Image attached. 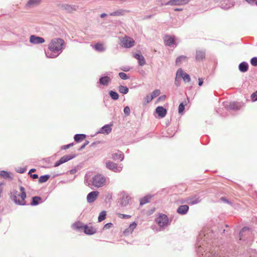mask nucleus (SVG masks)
<instances>
[{"label":"nucleus","mask_w":257,"mask_h":257,"mask_svg":"<svg viewBox=\"0 0 257 257\" xmlns=\"http://www.w3.org/2000/svg\"><path fill=\"white\" fill-rule=\"evenodd\" d=\"M64 41L60 38H54L51 40L48 46V49L45 51L47 58H54L57 57L63 49Z\"/></svg>","instance_id":"1"},{"label":"nucleus","mask_w":257,"mask_h":257,"mask_svg":"<svg viewBox=\"0 0 257 257\" xmlns=\"http://www.w3.org/2000/svg\"><path fill=\"white\" fill-rule=\"evenodd\" d=\"M20 192L16 190H13L10 192V197L11 199L16 204L19 205H25L26 204L25 199L26 194L24 187H20Z\"/></svg>","instance_id":"2"},{"label":"nucleus","mask_w":257,"mask_h":257,"mask_svg":"<svg viewBox=\"0 0 257 257\" xmlns=\"http://www.w3.org/2000/svg\"><path fill=\"white\" fill-rule=\"evenodd\" d=\"M85 183L88 186L92 185L96 188L103 186L106 182V178L102 175L97 174L93 176L90 182H89L86 179H85Z\"/></svg>","instance_id":"3"},{"label":"nucleus","mask_w":257,"mask_h":257,"mask_svg":"<svg viewBox=\"0 0 257 257\" xmlns=\"http://www.w3.org/2000/svg\"><path fill=\"white\" fill-rule=\"evenodd\" d=\"M120 45L122 47L126 48H130L134 46L135 41L133 38L125 36L120 39Z\"/></svg>","instance_id":"4"},{"label":"nucleus","mask_w":257,"mask_h":257,"mask_svg":"<svg viewBox=\"0 0 257 257\" xmlns=\"http://www.w3.org/2000/svg\"><path fill=\"white\" fill-rule=\"evenodd\" d=\"M105 164L106 167L107 169L116 173H119L122 169V166L121 165H118L113 162L107 161L106 162Z\"/></svg>","instance_id":"5"},{"label":"nucleus","mask_w":257,"mask_h":257,"mask_svg":"<svg viewBox=\"0 0 257 257\" xmlns=\"http://www.w3.org/2000/svg\"><path fill=\"white\" fill-rule=\"evenodd\" d=\"M252 234L250 229L248 227H244L239 233V236L240 240H244L248 237H250Z\"/></svg>","instance_id":"6"},{"label":"nucleus","mask_w":257,"mask_h":257,"mask_svg":"<svg viewBox=\"0 0 257 257\" xmlns=\"http://www.w3.org/2000/svg\"><path fill=\"white\" fill-rule=\"evenodd\" d=\"M156 222L160 227L165 226L168 224V217L165 214H161L157 218Z\"/></svg>","instance_id":"7"},{"label":"nucleus","mask_w":257,"mask_h":257,"mask_svg":"<svg viewBox=\"0 0 257 257\" xmlns=\"http://www.w3.org/2000/svg\"><path fill=\"white\" fill-rule=\"evenodd\" d=\"M75 157V155H73V154L64 156L62 157H61L59 161H58L57 162H56L55 163L54 167H58L59 165H60L61 164H63V163L70 160L71 159L74 158Z\"/></svg>","instance_id":"8"},{"label":"nucleus","mask_w":257,"mask_h":257,"mask_svg":"<svg viewBox=\"0 0 257 257\" xmlns=\"http://www.w3.org/2000/svg\"><path fill=\"white\" fill-rule=\"evenodd\" d=\"M99 195L97 191H94L90 192L87 196V201L88 203H91L95 201Z\"/></svg>","instance_id":"9"},{"label":"nucleus","mask_w":257,"mask_h":257,"mask_svg":"<svg viewBox=\"0 0 257 257\" xmlns=\"http://www.w3.org/2000/svg\"><path fill=\"white\" fill-rule=\"evenodd\" d=\"M30 42L34 44H39L45 42V40L42 37L36 36L35 35H32L30 38Z\"/></svg>","instance_id":"10"},{"label":"nucleus","mask_w":257,"mask_h":257,"mask_svg":"<svg viewBox=\"0 0 257 257\" xmlns=\"http://www.w3.org/2000/svg\"><path fill=\"white\" fill-rule=\"evenodd\" d=\"M131 200L130 196L126 194L123 193L122 194L121 199H120V205L121 206H126L129 203V201Z\"/></svg>","instance_id":"11"},{"label":"nucleus","mask_w":257,"mask_h":257,"mask_svg":"<svg viewBox=\"0 0 257 257\" xmlns=\"http://www.w3.org/2000/svg\"><path fill=\"white\" fill-rule=\"evenodd\" d=\"M164 39L166 45L173 46L175 45L176 46V44H175V37L174 36L167 35L164 37Z\"/></svg>","instance_id":"12"},{"label":"nucleus","mask_w":257,"mask_h":257,"mask_svg":"<svg viewBox=\"0 0 257 257\" xmlns=\"http://www.w3.org/2000/svg\"><path fill=\"white\" fill-rule=\"evenodd\" d=\"M190 0H171L168 4L170 5H184L189 3Z\"/></svg>","instance_id":"13"},{"label":"nucleus","mask_w":257,"mask_h":257,"mask_svg":"<svg viewBox=\"0 0 257 257\" xmlns=\"http://www.w3.org/2000/svg\"><path fill=\"white\" fill-rule=\"evenodd\" d=\"M84 232L86 234L91 235L96 232V229L92 226H88L87 225H84L83 227Z\"/></svg>","instance_id":"14"},{"label":"nucleus","mask_w":257,"mask_h":257,"mask_svg":"<svg viewBox=\"0 0 257 257\" xmlns=\"http://www.w3.org/2000/svg\"><path fill=\"white\" fill-rule=\"evenodd\" d=\"M134 57L137 59L139 61V64L140 66H143L146 63V61L144 57L141 54H135Z\"/></svg>","instance_id":"15"},{"label":"nucleus","mask_w":257,"mask_h":257,"mask_svg":"<svg viewBox=\"0 0 257 257\" xmlns=\"http://www.w3.org/2000/svg\"><path fill=\"white\" fill-rule=\"evenodd\" d=\"M156 112L161 117H164L167 113L166 109L162 106L157 107L156 109Z\"/></svg>","instance_id":"16"},{"label":"nucleus","mask_w":257,"mask_h":257,"mask_svg":"<svg viewBox=\"0 0 257 257\" xmlns=\"http://www.w3.org/2000/svg\"><path fill=\"white\" fill-rule=\"evenodd\" d=\"M111 158L114 160L120 159L121 161L123 160L124 155L121 152L117 151L116 153L112 154Z\"/></svg>","instance_id":"17"},{"label":"nucleus","mask_w":257,"mask_h":257,"mask_svg":"<svg viewBox=\"0 0 257 257\" xmlns=\"http://www.w3.org/2000/svg\"><path fill=\"white\" fill-rule=\"evenodd\" d=\"M187 201L188 204L194 205L199 203L201 201V199L199 197L194 196L188 198Z\"/></svg>","instance_id":"18"},{"label":"nucleus","mask_w":257,"mask_h":257,"mask_svg":"<svg viewBox=\"0 0 257 257\" xmlns=\"http://www.w3.org/2000/svg\"><path fill=\"white\" fill-rule=\"evenodd\" d=\"M180 70H181V74L180 75V78H182V79L185 82H190L191 80V79H190L189 75L188 74H187L186 73L184 72L183 70L181 68L178 69L177 71H180Z\"/></svg>","instance_id":"19"},{"label":"nucleus","mask_w":257,"mask_h":257,"mask_svg":"<svg viewBox=\"0 0 257 257\" xmlns=\"http://www.w3.org/2000/svg\"><path fill=\"white\" fill-rule=\"evenodd\" d=\"M137 224L135 222H133L132 224H131L129 226V227L126 228L123 232V233L125 235H128L130 233H131L134 229L136 227Z\"/></svg>","instance_id":"20"},{"label":"nucleus","mask_w":257,"mask_h":257,"mask_svg":"<svg viewBox=\"0 0 257 257\" xmlns=\"http://www.w3.org/2000/svg\"><path fill=\"white\" fill-rule=\"evenodd\" d=\"M42 2V0H29L26 6L27 7H33L39 5Z\"/></svg>","instance_id":"21"},{"label":"nucleus","mask_w":257,"mask_h":257,"mask_svg":"<svg viewBox=\"0 0 257 257\" xmlns=\"http://www.w3.org/2000/svg\"><path fill=\"white\" fill-rule=\"evenodd\" d=\"M188 209L189 207L187 205H181L178 208L177 212L181 214H185L187 212Z\"/></svg>","instance_id":"22"},{"label":"nucleus","mask_w":257,"mask_h":257,"mask_svg":"<svg viewBox=\"0 0 257 257\" xmlns=\"http://www.w3.org/2000/svg\"><path fill=\"white\" fill-rule=\"evenodd\" d=\"M111 131V125H105L103 126L100 130L99 133L101 134H108Z\"/></svg>","instance_id":"23"},{"label":"nucleus","mask_w":257,"mask_h":257,"mask_svg":"<svg viewBox=\"0 0 257 257\" xmlns=\"http://www.w3.org/2000/svg\"><path fill=\"white\" fill-rule=\"evenodd\" d=\"M248 68V64L246 62H241L239 65V69L242 72H245L247 71Z\"/></svg>","instance_id":"24"},{"label":"nucleus","mask_w":257,"mask_h":257,"mask_svg":"<svg viewBox=\"0 0 257 257\" xmlns=\"http://www.w3.org/2000/svg\"><path fill=\"white\" fill-rule=\"evenodd\" d=\"M110 81V78L108 76L102 77L99 79V82L103 85H107Z\"/></svg>","instance_id":"25"},{"label":"nucleus","mask_w":257,"mask_h":257,"mask_svg":"<svg viewBox=\"0 0 257 257\" xmlns=\"http://www.w3.org/2000/svg\"><path fill=\"white\" fill-rule=\"evenodd\" d=\"M93 48L98 51L99 52H103L105 50V48L103 44L102 43H98L96 44L94 46Z\"/></svg>","instance_id":"26"},{"label":"nucleus","mask_w":257,"mask_h":257,"mask_svg":"<svg viewBox=\"0 0 257 257\" xmlns=\"http://www.w3.org/2000/svg\"><path fill=\"white\" fill-rule=\"evenodd\" d=\"M205 53L203 51H197L196 54V58L197 60H202L205 58Z\"/></svg>","instance_id":"27"},{"label":"nucleus","mask_w":257,"mask_h":257,"mask_svg":"<svg viewBox=\"0 0 257 257\" xmlns=\"http://www.w3.org/2000/svg\"><path fill=\"white\" fill-rule=\"evenodd\" d=\"M181 70L180 71H177L176 77L175 79V85L178 87L180 85V81L179 80L180 79V75H181Z\"/></svg>","instance_id":"28"},{"label":"nucleus","mask_w":257,"mask_h":257,"mask_svg":"<svg viewBox=\"0 0 257 257\" xmlns=\"http://www.w3.org/2000/svg\"><path fill=\"white\" fill-rule=\"evenodd\" d=\"M85 137L86 136L85 135L77 134L75 135L74 139L76 142H78L80 141L84 140L85 139Z\"/></svg>","instance_id":"29"},{"label":"nucleus","mask_w":257,"mask_h":257,"mask_svg":"<svg viewBox=\"0 0 257 257\" xmlns=\"http://www.w3.org/2000/svg\"><path fill=\"white\" fill-rule=\"evenodd\" d=\"M151 195H147L144 198H142L140 200V205H142L149 202L150 199L151 198Z\"/></svg>","instance_id":"30"},{"label":"nucleus","mask_w":257,"mask_h":257,"mask_svg":"<svg viewBox=\"0 0 257 257\" xmlns=\"http://www.w3.org/2000/svg\"><path fill=\"white\" fill-rule=\"evenodd\" d=\"M187 58L185 56H180L177 58L176 60V63L177 65H180L182 61H186Z\"/></svg>","instance_id":"31"},{"label":"nucleus","mask_w":257,"mask_h":257,"mask_svg":"<svg viewBox=\"0 0 257 257\" xmlns=\"http://www.w3.org/2000/svg\"><path fill=\"white\" fill-rule=\"evenodd\" d=\"M118 90L120 93L125 94L128 93V89L126 86L120 85L119 86Z\"/></svg>","instance_id":"32"},{"label":"nucleus","mask_w":257,"mask_h":257,"mask_svg":"<svg viewBox=\"0 0 257 257\" xmlns=\"http://www.w3.org/2000/svg\"><path fill=\"white\" fill-rule=\"evenodd\" d=\"M50 178V176L48 175H45L43 176H41L39 179V181L40 183H44L48 181L49 178Z\"/></svg>","instance_id":"33"},{"label":"nucleus","mask_w":257,"mask_h":257,"mask_svg":"<svg viewBox=\"0 0 257 257\" xmlns=\"http://www.w3.org/2000/svg\"><path fill=\"white\" fill-rule=\"evenodd\" d=\"M41 200V198L39 197H34L32 198V201L31 202L32 205H37L39 204V201Z\"/></svg>","instance_id":"34"},{"label":"nucleus","mask_w":257,"mask_h":257,"mask_svg":"<svg viewBox=\"0 0 257 257\" xmlns=\"http://www.w3.org/2000/svg\"><path fill=\"white\" fill-rule=\"evenodd\" d=\"M228 108L231 109H238L239 105L237 103L230 102L228 105Z\"/></svg>","instance_id":"35"},{"label":"nucleus","mask_w":257,"mask_h":257,"mask_svg":"<svg viewBox=\"0 0 257 257\" xmlns=\"http://www.w3.org/2000/svg\"><path fill=\"white\" fill-rule=\"evenodd\" d=\"M106 216V211H101L98 216V220L99 222H101L103 221L105 218Z\"/></svg>","instance_id":"36"},{"label":"nucleus","mask_w":257,"mask_h":257,"mask_svg":"<svg viewBox=\"0 0 257 257\" xmlns=\"http://www.w3.org/2000/svg\"><path fill=\"white\" fill-rule=\"evenodd\" d=\"M109 93L111 98L113 100H117L118 99V94L116 92L110 91Z\"/></svg>","instance_id":"37"},{"label":"nucleus","mask_w":257,"mask_h":257,"mask_svg":"<svg viewBox=\"0 0 257 257\" xmlns=\"http://www.w3.org/2000/svg\"><path fill=\"white\" fill-rule=\"evenodd\" d=\"M161 94V91L159 89H156L153 91L151 94L153 98H155L156 97L158 96Z\"/></svg>","instance_id":"38"},{"label":"nucleus","mask_w":257,"mask_h":257,"mask_svg":"<svg viewBox=\"0 0 257 257\" xmlns=\"http://www.w3.org/2000/svg\"><path fill=\"white\" fill-rule=\"evenodd\" d=\"M185 109V104L183 102L181 103L179 105L178 112L179 113H182Z\"/></svg>","instance_id":"39"},{"label":"nucleus","mask_w":257,"mask_h":257,"mask_svg":"<svg viewBox=\"0 0 257 257\" xmlns=\"http://www.w3.org/2000/svg\"><path fill=\"white\" fill-rule=\"evenodd\" d=\"M118 75L123 80H126L129 78L127 75L123 72H120Z\"/></svg>","instance_id":"40"},{"label":"nucleus","mask_w":257,"mask_h":257,"mask_svg":"<svg viewBox=\"0 0 257 257\" xmlns=\"http://www.w3.org/2000/svg\"><path fill=\"white\" fill-rule=\"evenodd\" d=\"M0 176H3L4 178H9V173L5 171H0Z\"/></svg>","instance_id":"41"},{"label":"nucleus","mask_w":257,"mask_h":257,"mask_svg":"<svg viewBox=\"0 0 257 257\" xmlns=\"http://www.w3.org/2000/svg\"><path fill=\"white\" fill-rule=\"evenodd\" d=\"M250 63L252 65L257 66V57H253L251 59Z\"/></svg>","instance_id":"42"},{"label":"nucleus","mask_w":257,"mask_h":257,"mask_svg":"<svg viewBox=\"0 0 257 257\" xmlns=\"http://www.w3.org/2000/svg\"><path fill=\"white\" fill-rule=\"evenodd\" d=\"M73 226L77 229L83 228V226H82L81 223L79 222L74 223L73 225Z\"/></svg>","instance_id":"43"},{"label":"nucleus","mask_w":257,"mask_h":257,"mask_svg":"<svg viewBox=\"0 0 257 257\" xmlns=\"http://www.w3.org/2000/svg\"><path fill=\"white\" fill-rule=\"evenodd\" d=\"M126 15L125 13V11H117L114 13V16H118L119 15Z\"/></svg>","instance_id":"44"},{"label":"nucleus","mask_w":257,"mask_h":257,"mask_svg":"<svg viewBox=\"0 0 257 257\" xmlns=\"http://www.w3.org/2000/svg\"><path fill=\"white\" fill-rule=\"evenodd\" d=\"M123 111H124V113L126 115H129L130 114V107L128 106H125L124 108V109H123Z\"/></svg>","instance_id":"45"},{"label":"nucleus","mask_w":257,"mask_h":257,"mask_svg":"<svg viewBox=\"0 0 257 257\" xmlns=\"http://www.w3.org/2000/svg\"><path fill=\"white\" fill-rule=\"evenodd\" d=\"M251 98L253 101L257 100V91L251 94Z\"/></svg>","instance_id":"46"},{"label":"nucleus","mask_w":257,"mask_h":257,"mask_svg":"<svg viewBox=\"0 0 257 257\" xmlns=\"http://www.w3.org/2000/svg\"><path fill=\"white\" fill-rule=\"evenodd\" d=\"M153 99L152 96H151V95H148L146 97V100L147 101V103H149L150 102V101H151Z\"/></svg>","instance_id":"47"},{"label":"nucleus","mask_w":257,"mask_h":257,"mask_svg":"<svg viewBox=\"0 0 257 257\" xmlns=\"http://www.w3.org/2000/svg\"><path fill=\"white\" fill-rule=\"evenodd\" d=\"M118 216L121 218H128L131 217L130 215L120 214V213L118 214Z\"/></svg>","instance_id":"48"},{"label":"nucleus","mask_w":257,"mask_h":257,"mask_svg":"<svg viewBox=\"0 0 257 257\" xmlns=\"http://www.w3.org/2000/svg\"><path fill=\"white\" fill-rule=\"evenodd\" d=\"M112 225V224L111 223H108L106 224L103 227V229H107L109 228H110Z\"/></svg>","instance_id":"49"},{"label":"nucleus","mask_w":257,"mask_h":257,"mask_svg":"<svg viewBox=\"0 0 257 257\" xmlns=\"http://www.w3.org/2000/svg\"><path fill=\"white\" fill-rule=\"evenodd\" d=\"M73 145V144L72 143V144H70L64 146L63 147V149H64L65 150L69 148L70 147L72 146Z\"/></svg>","instance_id":"50"},{"label":"nucleus","mask_w":257,"mask_h":257,"mask_svg":"<svg viewBox=\"0 0 257 257\" xmlns=\"http://www.w3.org/2000/svg\"><path fill=\"white\" fill-rule=\"evenodd\" d=\"M77 170L76 169H73L70 171V173L71 174H74L77 172Z\"/></svg>","instance_id":"51"},{"label":"nucleus","mask_w":257,"mask_h":257,"mask_svg":"<svg viewBox=\"0 0 257 257\" xmlns=\"http://www.w3.org/2000/svg\"><path fill=\"white\" fill-rule=\"evenodd\" d=\"M203 83V79L202 78H199L198 79V85L199 86H201Z\"/></svg>","instance_id":"52"},{"label":"nucleus","mask_w":257,"mask_h":257,"mask_svg":"<svg viewBox=\"0 0 257 257\" xmlns=\"http://www.w3.org/2000/svg\"><path fill=\"white\" fill-rule=\"evenodd\" d=\"M31 177L33 178V179H37L38 178V175L37 174H33V175H31Z\"/></svg>","instance_id":"53"},{"label":"nucleus","mask_w":257,"mask_h":257,"mask_svg":"<svg viewBox=\"0 0 257 257\" xmlns=\"http://www.w3.org/2000/svg\"><path fill=\"white\" fill-rule=\"evenodd\" d=\"M166 96L165 95H162L159 97L158 100H163L165 99Z\"/></svg>","instance_id":"54"},{"label":"nucleus","mask_w":257,"mask_h":257,"mask_svg":"<svg viewBox=\"0 0 257 257\" xmlns=\"http://www.w3.org/2000/svg\"><path fill=\"white\" fill-rule=\"evenodd\" d=\"M121 70L124 71H128L130 70V69L128 68L125 67V68H121Z\"/></svg>","instance_id":"55"},{"label":"nucleus","mask_w":257,"mask_h":257,"mask_svg":"<svg viewBox=\"0 0 257 257\" xmlns=\"http://www.w3.org/2000/svg\"><path fill=\"white\" fill-rule=\"evenodd\" d=\"M36 171L35 169H32L30 170L29 174H30L31 172H34Z\"/></svg>","instance_id":"56"},{"label":"nucleus","mask_w":257,"mask_h":257,"mask_svg":"<svg viewBox=\"0 0 257 257\" xmlns=\"http://www.w3.org/2000/svg\"><path fill=\"white\" fill-rule=\"evenodd\" d=\"M246 2H247L248 3H252L255 0H245Z\"/></svg>","instance_id":"57"},{"label":"nucleus","mask_w":257,"mask_h":257,"mask_svg":"<svg viewBox=\"0 0 257 257\" xmlns=\"http://www.w3.org/2000/svg\"><path fill=\"white\" fill-rule=\"evenodd\" d=\"M85 146H86V144H84L83 145H82V146L80 147V150H81L85 148Z\"/></svg>","instance_id":"58"},{"label":"nucleus","mask_w":257,"mask_h":257,"mask_svg":"<svg viewBox=\"0 0 257 257\" xmlns=\"http://www.w3.org/2000/svg\"><path fill=\"white\" fill-rule=\"evenodd\" d=\"M221 200H223V201L226 202H227V203L228 202V201L225 198H224L223 197L221 198Z\"/></svg>","instance_id":"59"},{"label":"nucleus","mask_w":257,"mask_h":257,"mask_svg":"<svg viewBox=\"0 0 257 257\" xmlns=\"http://www.w3.org/2000/svg\"><path fill=\"white\" fill-rule=\"evenodd\" d=\"M68 8H69V9H69V11H73V10H74V9L72 8V7H70V6H69V7H68Z\"/></svg>","instance_id":"60"},{"label":"nucleus","mask_w":257,"mask_h":257,"mask_svg":"<svg viewBox=\"0 0 257 257\" xmlns=\"http://www.w3.org/2000/svg\"><path fill=\"white\" fill-rule=\"evenodd\" d=\"M24 172H25V170H24V169H22L19 171V172L20 173H23Z\"/></svg>","instance_id":"61"},{"label":"nucleus","mask_w":257,"mask_h":257,"mask_svg":"<svg viewBox=\"0 0 257 257\" xmlns=\"http://www.w3.org/2000/svg\"><path fill=\"white\" fill-rule=\"evenodd\" d=\"M107 15L105 14H101L100 16L103 17V16H106Z\"/></svg>","instance_id":"62"},{"label":"nucleus","mask_w":257,"mask_h":257,"mask_svg":"<svg viewBox=\"0 0 257 257\" xmlns=\"http://www.w3.org/2000/svg\"><path fill=\"white\" fill-rule=\"evenodd\" d=\"M175 11H180V10H181V9H176L174 10Z\"/></svg>","instance_id":"63"},{"label":"nucleus","mask_w":257,"mask_h":257,"mask_svg":"<svg viewBox=\"0 0 257 257\" xmlns=\"http://www.w3.org/2000/svg\"><path fill=\"white\" fill-rule=\"evenodd\" d=\"M88 144V142L87 141L84 144H86V146Z\"/></svg>","instance_id":"64"}]
</instances>
